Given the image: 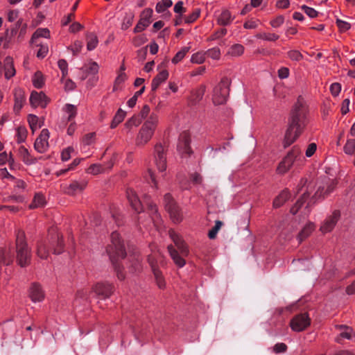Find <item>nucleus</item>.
Segmentation results:
<instances>
[{"mask_svg":"<svg viewBox=\"0 0 355 355\" xmlns=\"http://www.w3.org/2000/svg\"><path fill=\"white\" fill-rule=\"evenodd\" d=\"M14 97L15 103L13 110L16 114H18L23 107L26 100L24 91L20 88L15 89L14 91Z\"/></svg>","mask_w":355,"mask_h":355,"instance_id":"21","label":"nucleus"},{"mask_svg":"<svg viewBox=\"0 0 355 355\" xmlns=\"http://www.w3.org/2000/svg\"><path fill=\"white\" fill-rule=\"evenodd\" d=\"M37 254L42 259H46L49 257V250L46 249V242L43 240L37 242Z\"/></svg>","mask_w":355,"mask_h":355,"instance_id":"33","label":"nucleus"},{"mask_svg":"<svg viewBox=\"0 0 355 355\" xmlns=\"http://www.w3.org/2000/svg\"><path fill=\"white\" fill-rule=\"evenodd\" d=\"M166 151V148L162 143H157L154 146V163L159 172L164 173V176L167 168Z\"/></svg>","mask_w":355,"mask_h":355,"instance_id":"8","label":"nucleus"},{"mask_svg":"<svg viewBox=\"0 0 355 355\" xmlns=\"http://www.w3.org/2000/svg\"><path fill=\"white\" fill-rule=\"evenodd\" d=\"M30 297L34 302H42L44 298V293L42 287L38 284H33L30 288Z\"/></svg>","mask_w":355,"mask_h":355,"instance_id":"23","label":"nucleus"},{"mask_svg":"<svg viewBox=\"0 0 355 355\" xmlns=\"http://www.w3.org/2000/svg\"><path fill=\"white\" fill-rule=\"evenodd\" d=\"M114 287L112 284L105 282H99L92 287V291L102 299H107L113 293Z\"/></svg>","mask_w":355,"mask_h":355,"instance_id":"14","label":"nucleus"},{"mask_svg":"<svg viewBox=\"0 0 355 355\" xmlns=\"http://www.w3.org/2000/svg\"><path fill=\"white\" fill-rule=\"evenodd\" d=\"M87 49L89 51L96 48L98 44L97 35L94 33H88L86 35Z\"/></svg>","mask_w":355,"mask_h":355,"instance_id":"31","label":"nucleus"},{"mask_svg":"<svg viewBox=\"0 0 355 355\" xmlns=\"http://www.w3.org/2000/svg\"><path fill=\"white\" fill-rule=\"evenodd\" d=\"M62 112L67 116V121H72L77 115V107L76 105L67 103L62 107Z\"/></svg>","mask_w":355,"mask_h":355,"instance_id":"29","label":"nucleus"},{"mask_svg":"<svg viewBox=\"0 0 355 355\" xmlns=\"http://www.w3.org/2000/svg\"><path fill=\"white\" fill-rule=\"evenodd\" d=\"M191 137L189 134L183 133L180 135L178 149L182 155H190L191 149L190 147Z\"/></svg>","mask_w":355,"mask_h":355,"instance_id":"19","label":"nucleus"},{"mask_svg":"<svg viewBox=\"0 0 355 355\" xmlns=\"http://www.w3.org/2000/svg\"><path fill=\"white\" fill-rule=\"evenodd\" d=\"M230 84V80L227 77H223L214 87L212 101L215 105H223L226 103L229 96Z\"/></svg>","mask_w":355,"mask_h":355,"instance_id":"6","label":"nucleus"},{"mask_svg":"<svg viewBox=\"0 0 355 355\" xmlns=\"http://www.w3.org/2000/svg\"><path fill=\"white\" fill-rule=\"evenodd\" d=\"M33 85L35 88L40 89L44 85V78L40 71L35 73L32 78Z\"/></svg>","mask_w":355,"mask_h":355,"instance_id":"43","label":"nucleus"},{"mask_svg":"<svg viewBox=\"0 0 355 355\" xmlns=\"http://www.w3.org/2000/svg\"><path fill=\"white\" fill-rule=\"evenodd\" d=\"M159 123V116L152 112L140 127L136 138L135 145L138 147L146 146L153 137Z\"/></svg>","mask_w":355,"mask_h":355,"instance_id":"4","label":"nucleus"},{"mask_svg":"<svg viewBox=\"0 0 355 355\" xmlns=\"http://www.w3.org/2000/svg\"><path fill=\"white\" fill-rule=\"evenodd\" d=\"M28 122L30 126L31 130L33 132L36 131L38 128H41L42 125L40 124L39 118L35 114H28Z\"/></svg>","mask_w":355,"mask_h":355,"instance_id":"42","label":"nucleus"},{"mask_svg":"<svg viewBox=\"0 0 355 355\" xmlns=\"http://www.w3.org/2000/svg\"><path fill=\"white\" fill-rule=\"evenodd\" d=\"M309 324L310 319L306 313L297 315L290 322L292 330L297 332L304 330Z\"/></svg>","mask_w":355,"mask_h":355,"instance_id":"12","label":"nucleus"},{"mask_svg":"<svg viewBox=\"0 0 355 355\" xmlns=\"http://www.w3.org/2000/svg\"><path fill=\"white\" fill-rule=\"evenodd\" d=\"M49 103V99L42 92H32L30 96V103L34 107L44 108Z\"/></svg>","mask_w":355,"mask_h":355,"instance_id":"16","label":"nucleus"},{"mask_svg":"<svg viewBox=\"0 0 355 355\" xmlns=\"http://www.w3.org/2000/svg\"><path fill=\"white\" fill-rule=\"evenodd\" d=\"M206 58V53L203 51H198L193 53L191 57V62L193 64H202L205 62Z\"/></svg>","mask_w":355,"mask_h":355,"instance_id":"46","label":"nucleus"},{"mask_svg":"<svg viewBox=\"0 0 355 355\" xmlns=\"http://www.w3.org/2000/svg\"><path fill=\"white\" fill-rule=\"evenodd\" d=\"M190 48V46H184L178 52H177L171 60L172 63L176 64L182 60L187 53L189 51Z\"/></svg>","mask_w":355,"mask_h":355,"instance_id":"44","label":"nucleus"},{"mask_svg":"<svg viewBox=\"0 0 355 355\" xmlns=\"http://www.w3.org/2000/svg\"><path fill=\"white\" fill-rule=\"evenodd\" d=\"M164 203L173 221L175 223H180L182 220V214L170 193L164 196Z\"/></svg>","mask_w":355,"mask_h":355,"instance_id":"9","label":"nucleus"},{"mask_svg":"<svg viewBox=\"0 0 355 355\" xmlns=\"http://www.w3.org/2000/svg\"><path fill=\"white\" fill-rule=\"evenodd\" d=\"M223 225V223L220 220H216L215 223V225L209 231L208 236L210 239H214L216 237V235L221 228Z\"/></svg>","mask_w":355,"mask_h":355,"instance_id":"51","label":"nucleus"},{"mask_svg":"<svg viewBox=\"0 0 355 355\" xmlns=\"http://www.w3.org/2000/svg\"><path fill=\"white\" fill-rule=\"evenodd\" d=\"M301 8L311 18H314L318 15V12L313 8L303 5Z\"/></svg>","mask_w":355,"mask_h":355,"instance_id":"59","label":"nucleus"},{"mask_svg":"<svg viewBox=\"0 0 355 355\" xmlns=\"http://www.w3.org/2000/svg\"><path fill=\"white\" fill-rule=\"evenodd\" d=\"M287 345L284 343H278L275 344L272 348L275 354L284 353L287 350Z\"/></svg>","mask_w":355,"mask_h":355,"instance_id":"61","label":"nucleus"},{"mask_svg":"<svg viewBox=\"0 0 355 355\" xmlns=\"http://www.w3.org/2000/svg\"><path fill=\"white\" fill-rule=\"evenodd\" d=\"M9 162L10 164L14 163V159L10 153L8 155L6 151L0 153V166L6 164Z\"/></svg>","mask_w":355,"mask_h":355,"instance_id":"54","label":"nucleus"},{"mask_svg":"<svg viewBox=\"0 0 355 355\" xmlns=\"http://www.w3.org/2000/svg\"><path fill=\"white\" fill-rule=\"evenodd\" d=\"M257 37L266 41L274 42L277 40L279 36L275 33H261L257 35Z\"/></svg>","mask_w":355,"mask_h":355,"instance_id":"47","label":"nucleus"},{"mask_svg":"<svg viewBox=\"0 0 355 355\" xmlns=\"http://www.w3.org/2000/svg\"><path fill=\"white\" fill-rule=\"evenodd\" d=\"M73 152L72 147H68L64 149L61 153V159L62 161H68L71 158V154Z\"/></svg>","mask_w":355,"mask_h":355,"instance_id":"63","label":"nucleus"},{"mask_svg":"<svg viewBox=\"0 0 355 355\" xmlns=\"http://www.w3.org/2000/svg\"><path fill=\"white\" fill-rule=\"evenodd\" d=\"M172 5L173 1L171 0H162L157 3L155 10L158 13H162Z\"/></svg>","mask_w":355,"mask_h":355,"instance_id":"45","label":"nucleus"},{"mask_svg":"<svg viewBox=\"0 0 355 355\" xmlns=\"http://www.w3.org/2000/svg\"><path fill=\"white\" fill-rule=\"evenodd\" d=\"M44 37L48 39L50 37V31L46 28H37L35 32L33 33L31 37V44L35 46H39L38 42H40V38Z\"/></svg>","mask_w":355,"mask_h":355,"instance_id":"25","label":"nucleus"},{"mask_svg":"<svg viewBox=\"0 0 355 355\" xmlns=\"http://www.w3.org/2000/svg\"><path fill=\"white\" fill-rule=\"evenodd\" d=\"M17 261L21 267H26L31 263V250L26 241L25 234L21 230L16 233Z\"/></svg>","mask_w":355,"mask_h":355,"instance_id":"5","label":"nucleus"},{"mask_svg":"<svg viewBox=\"0 0 355 355\" xmlns=\"http://www.w3.org/2000/svg\"><path fill=\"white\" fill-rule=\"evenodd\" d=\"M4 76L9 80L16 73L12 58L7 56L3 61Z\"/></svg>","mask_w":355,"mask_h":355,"instance_id":"22","label":"nucleus"},{"mask_svg":"<svg viewBox=\"0 0 355 355\" xmlns=\"http://www.w3.org/2000/svg\"><path fill=\"white\" fill-rule=\"evenodd\" d=\"M106 252L115 268L118 278L120 280L124 279L125 275L121 271L118 263L121 259L125 258L126 252L123 242L121 241L120 235L117 232L112 233L110 243L107 245Z\"/></svg>","mask_w":355,"mask_h":355,"instance_id":"3","label":"nucleus"},{"mask_svg":"<svg viewBox=\"0 0 355 355\" xmlns=\"http://www.w3.org/2000/svg\"><path fill=\"white\" fill-rule=\"evenodd\" d=\"M125 115L126 112L124 110L121 108L119 109L112 121L110 125L111 128H115L120 123H121L125 119Z\"/></svg>","mask_w":355,"mask_h":355,"instance_id":"39","label":"nucleus"},{"mask_svg":"<svg viewBox=\"0 0 355 355\" xmlns=\"http://www.w3.org/2000/svg\"><path fill=\"white\" fill-rule=\"evenodd\" d=\"M309 114L308 106L302 97H299L293 105L288 119L284 146L285 148L291 145L302 133L306 123Z\"/></svg>","mask_w":355,"mask_h":355,"instance_id":"1","label":"nucleus"},{"mask_svg":"<svg viewBox=\"0 0 355 355\" xmlns=\"http://www.w3.org/2000/svg\"><path fill=\"white\" fill-rule=\"evenodd\" d=\"M28 130L25 126H19L16 128V140L18 144L24 142L26 140Z\"/></svg>","mask_w":355,"mask_h":355,"instance_id":"40","label":"nucleus"},{"mask_svg":"<svg viewBox=\"0 0 355 355\" xmlns=\"http://www.w3.org/2000/svg\"><path fill=\"white\" fill-rule=\"evenodd\" d=\"M343 151L347 155H355V139H347L343 146Z\"/></svg>","mask_w":355,"mask_h":355,"instance_id":"41","label":"nucleus"},{"mask_svg":"<svg viewBox=\"0 0 355 355\" xmlns=\"http://www.w3.org/2000/svg\"><path fill=\"white\" fill-rule=\"evenodd\" d=\"M50 137V132L48 129L44 128L42 130L40 135L35 139L34 143V148L39 153H44L47 151L49 147V139Z\"/></svg>","mask_w":355,"mask_h":355,"instance_id":"11","label":"nucleus"},{"mask_svg":"<svg viewBox=\"0 0 355 355\" xmlns=\"http://www.w3.org/2000/svg\"><path fill=\"white\" fill-rule=\"evenodd\" d=\"M290 198V193L288 190L282 191L278 196L275 198L273 201V206L275 207H279L282 206L288 198Z\"/></svg>","mask_w":355,"mask_h":355,"instance_id":"36","label":"nucleus"},{"mask_svg":"<svg viewBox=\"0 0 355 355\" xmlns=\"http://www.w3.org/2000/svg\"><path fill=\"white\" fill-rule=\"evenodd\" d=\"M169 236L182 256H187L189 249L182 237L174 230L169 231Z\"/></svg>","mask_w":355,"mask_h":355,"instance_id":"17","label":"nucleus"},{"mask_svg":"<svg viewBox=\"0 0 355 355\" xmlns=\"http://www.w3.org/2000/svg\"><path fill=\"white\" fill-rule=\"evenodd\" d=\"M46 200L44 196L42 193H36L32 202L30 204L29 207L31 209H35L42 207L45 205Z\"/></svg>","mask_w":355,"mask_h":355,"instance_id":"38","label":"nucleus"},{"mask_svg":"<svg viewBox=\"0 0 355 355\" xmlns=\"http://www.w3.org/2000/svg\"><path fill=\"white\" fill-rule=\"evenodd\" d=\"M200 9H195L192 13L187 16L184 19V22L186 24H191L194 22L200 16Z\"/></svg>","mask_w":355,"mask_h":355,"instance_id":"56","label":"nucleus"},{"mask_svg":"<svg viewBox=\"0 0 355 355\" xmlns=\"http://www.w3.org/2000/svg\"><path fill=\"white\" fill-rule=\"evenodd\" d=\"M284 22V17L282 15H279L270 21V25L273 28L280 27Z\"/></svg>","mask_w":355,"mask_h":355,"instance_id":"64","label":"nucleus"},{"mask_svg":"<svg viewBox=\"0 0 355 355\" xmlns=\"http://www.w3.org/2000/svg\"><path fill=\"white\" fill-rule=\"evenodd\" d=\"M315 229V225L313 223H308L305 225L298 235L300 242L309 236Z\"/></svg>","mask_w":355,"mask_h":355,"instance_id":"35","label":"nucleus"},{"mask_svg":"<svg viewBox=\"0 0 355 355\" xmlns=\"http://www.w3.org/2000/svg\"><path fill=\"white\" fill-rule=\"evenodd\" d=\"M168 77V72L166 70L160 71L152 81V89L155 90L159 85L164 82Z\"/></svg>","mask_w":355,"mask_h":355,"instance_id":"30","label":"nucleus"},{"mask_svg":"<svg viewBox=\"0 0 355 355\" xmlns=\"http://www.w3.org/2000/svg\"><path fill=\"white\" fill-rule=\"evenodd\" d=\"M40 49H38L37 52V57L38 58H44L46 56L48 52H49V47L46 44H43L42 42H38Z\"/></svg>","mask_w":355,"mask_h":355,"instance_id":"53","label":"nucleus"},{"mask_svg":"<svg viewBox=\"0 0 355 355\" xmlns=\"http://www.w3.org/2000/svg\"><path fill=\"white\" fill-rule=\"evenodd\" d=\"M95 133L90 132L85 135L82 139V143L84 146H89L94 142L95 140Z\"/></svg>","mask_w":355,"mask_h":355,"instance_id":"57","label":"nucleus"},{"mask_svg":"<svg viewBox=\"0 0 355 355\" xmlns=\"http://www.w3.org/2000/svg\"><path fill=\"white\" fill-rule=\"evenodd\" d=\"M244 53V46L240 44H235L231 46L227 54L231 57H239Z\"/></svg>","mask_w":355,"mask_h":355,"instance_id":"37","label":"nucleus"},{"mask_svg":"<svg viewBox=\"0 0 355 355\" xmlns=\"http://www.w3.org/2000/svg\"><path fill=\"white\" fill-rule=\"evenodd\" d=\"M126 196L132 208L137 213L141 212L143 205L135 191L132 189H128L126 190Z\"/></svg>","mask_w":355,"mask_h":355,"instance_id":"20","label":"nucleus"},{"mask_svg":"<svg viewBox=\"0 0 355 355\" xmlns=\"http://www.w3.org/2000/svg\"><path fill=\"white\" fill-rule=\"evenodd\" d=\"M18 153L25 164H30V154L26 147L21 146L18 149Z\"/></svg>","mask_w":355,"mask_h":355,"instance_id":"50","label":"nucleus"},{"mask_svg":"<svg viewBox=\"0 0 355 355\" xmlns=\"http://www.w3.org/2000/svg\"><path fill=\"white\" fill-rule=\"evenodd\" d=\"M288 57L293 61H300L302 59V53L297 50H291L287 53Z\"/></svg>","mask_w":355,"mask_h":355,"instance_id":"58","label":"nucleus"},{"mask_svg":"<svg viewBox=\"0 0 355 355\" xmlns=\"http://www.w3.org/2000/svg\"><path fill=\"white\" fill-rule=\"evenodd\" d=\"M206 55L213 60H218L220 58L221 53L218 47H214L208 49L206 52Z\"/></svg>","mask_w":355,"mask_h":355,"instance_id":"49","label":"nucleus"},{"mask_svg":"<svg viewBox=\"0 0 355 355\" xmlns=\"http://www.w3.org/2000/svg\"><path fill=\"white\" fill-rule=\"evenodd\" d=\"M340 214L338 210H335L332 212V214L327 217V218L324 220L320 226V231L323 234H326L330 232L333 230L335 225H336Z\"/></svg>","mask_w":355,"mask_h":355,"instance_id":"15","label":"nucleus"},{"mask_svg":"<svg viewBox=\"0 0 355 355\" xmlns=\"http://www.w3.org/2000/svg\"><path fill=\"white\" fill-rule=\"evenodd\" d=\"M330 92L334 96H338L341 91V85L338 83H334L330 85Z\"/></svg>","mask_w":355,"mask_h":355,"instance_id":"62","label":"nucleus"},{"mask_svg":"<svg viewBox=\"0 0 355 355\" xmlns=\"http://www.w3.org/2000/svg\"><path fill=\"white\" fill-rule=\"evenodd\" d=\"M134 15L132 13L126 14L121 23V29L125 31L129 28L133 23Z\"/></svg>","mask_w":355,"mask_h":355,"instance_id":"48","label":"nucleus"},{"mask_svg":"<svg viewBox=\"0 0 355 355\" xmlns=\"http://www.w3.org/2000/svg\"><path fill=\"white\" fill-rule=\"evenodd\" d=\"M144 203L147 205L150 214L151 215L152 220L155 221L156 220H159L160 218L159 214L157 212V208L155 204L151 202L148 199V196H144Z\"/></svg>","mask_w":355,"mask_h":355,"instance_id":"28","label":"nucleus"},{"mask_svg":"<svg viewBox=\"0 0 355 355\" xmlns=\"http://www.w3.org/2000/svg\"><path fill=\"white\" fill-rule=\"evenodd\" d=\"M301 156L300 149L297 146H293L279 163L276 168L277 173L280 175L286 173L291 168L294 162L300 159Z\"/></svg>","mask_w":355,"mask_h":355,"instance_id":"7","label":"nucleus"},{"mask_svg":"<svg viewBox=\"0 0 355 355\" xmlns=\"http://www.w3.org/2000/svg\"><path fill=\"white\" fill-rule=\"evenodd\" d=\"M87 174L97 175L98 174L105 173V167L101 164H93L90 165L86 170Z\"/></svg>","mask_w":355,"mask_h":355,"instance_id":"34","label":"nucleus"},{"mask_svg":"<svg viewBox=\"0 0 355 355\" xmlns=\"http://www.w3.org/2000/svg\"><path fill=\"white\" fill-rule=\"evenodd\" d=\"M87 186V182L82 180L80 181H73L70 184H63L61 185L62 191L70 196H75L80 193Z\"/></svg>","mask_w":355,"mask_h":355,"instance_id":"10","label":"nucleus"},{"mask_svg":"<svg viewBox=\"0 0 355 355\" xmlns=\"http://www.w3.org/2000/svg\"><path fill=\"white\" fill-rule=\"evenodd\" d=\"M58 65L62 71L63 78L68 73V64L65 60L61 59L58 62Z\"/></svg>","mask_w":355,"mask_h":355,"instance_id":"60","label":"nucleus"},{"mask_svg":"<svg viewBox=\"0 0 355 355\" xmlns=\"http://www.w3.org/2000/svg\"><path fill=\"white\" fill-rule=\"evenodd\" d=\"M336 182L334 180L325 178L318 185L317 191L311 198H309V193L304 192L302 197L297 201L296 204L291 207V212L293 214H296L302 208L304 204H306L304 207V214H308L310 211L309 207L314 205L317 201L321 200L329 195L335 189L336 186Z\"/></svg>","mask_w":355,"mask_h":355,"instance_id":"2","label":"nucleus"},{"mask_svg":"<svg viewBox=\"0 0 355 355\" xmlns=\"http://www.w3.org/2000/svg\"><path fill=\"white\" fill-rule=\"evenodd\" d=\"M168 250L174 263L179 268H182L186 263V261L184 259V258L178 254V252L174 249V248L172 245L168 246Z\"/></svg>","mask_w":355,"mask_h":355,"instance_id":"27","label":"nucleus"},{"mask_svg":"<svg viewBox=\"0 0 355 355\" xmlns=\"http://www.w3.org/2000/svg\"><path fill=\"white\" fill-rule=\"evenodd\" d=\"M206 91V87L201 85L199 87L192 89L188 97V102L190 105H194L198 104L203 98Z\"/></svg>","mask_w":355,"mask_h":355,"instance_id":"18","label":"nucleus"},{"mask_svg":"<svg viewBox=\"0 0 355 355\" xmlns=\"http://www.w3.org/2000/svg\"><path fill=\"white\" fill-rule=\"evenodd\" d=\"M51 239V243L53 247V253L56 254H60L62 253L64 249L62 236H60L58 233H56L55 235L52 236Z\"/></svg>","mask_w":355,"mask_h":355,"instance_id":"26","label":"nucleus"},{"mask_svg":"<svg viewBox=\"0 0 355 355\" xmlns=\"http://www.w3.org/2000/svg\"><path fill=\"white\" fill-rule=\"evenodd\" d=\"M141 123V120L139 116L133 115L130 119H128L125 123V130L129 132L133 128L138 127Z\"/></svg>","mask_w":355,"mask_h":355,"instance_id":"32","label":"nucleus"},{"mask_svg":"<svg viewBox=\"0 0 355 355\" xmlns=\"http://www.w3.org/2000/svg\"><path fill=\"white\" fill-rule=\"evenodd\" d=\"M99 66L97 62H92L85 69V73L89 75H96L98 73Z\"/></svg>","mask_w":355,"mask_h":355,"instance_id":"55","label":"nucleus"},{"mask_svg":"<svg viewBox=\"0 0 355 355\" xmlns=\"http://www.w3.org/2000/svg\"><path fill=\"white\" fill-rule=\"evenodd\" d=\"M127 80V75L125 72L119 71L118 76H116L114 85L113 87V90L115 91L118 89V87L123 84Z\"/></svg>","mask_w":355,"mask_h":355,"instance_id":"52","label":"nucleus"},{"mask_svg":"<svg viewBox=\"0 0 355 355\" xmlns=\"http://www.w3.org/2000/svg\"><path fill=\"white\" fill-rule=\"evenodd\" d=\"M157 254H150L148 256V261L151 266L158 287L164 288L166 283L161 271L157 268Z\"/></svg>","mask_w":355,"mask_h":355,"instance_id":"13","label":"nucleus"},{"mask_svg":"<svg viewBox=\"0 0 355 355\" xmlns=\"http://www.w3.org/2000/svg\"><path fill=\"white\" fill-rule=\"evenodd\" d=\"M235 17L232 15L230 10L224 9L217 17V23L220 26H228L234 19Z\"/></svg>","mask_w":355,"mask_h":355,"instance_id":"24","label":"nucleus"}]
</instances>
